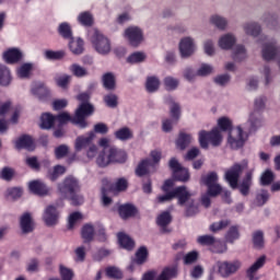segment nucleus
Segmentation results:
<instances>
[{
  "mask_svg": "<svg viewBox=\"0 0 280 280\" xmlns=\"http://www.w3.org/2000/svg\"><path fill=\"white\" fill-rule=\"evenodd\" d=\"M93 105L91 104H81L79 108L75 110L74 117H71L69 113L63 112L57 116H55V121H58L59 126H65L68 121L71 124H75L79 128H86V117L89 115H93Z\"/></svg>",
  "mask_w": 280,
  "mask_h": 280,
  "instance_id": "1",
  "label": "nucleus"
},
{
  "mask_svg": "<svg viewBox=\"0 0 280 280\" xmlns=\"http://www.w3.org/2000/svg\"><path fill=\"white\" fill-rule=\"evenodd\" d=\"M218 126L223 132H229L228 143H230L232 150H240L244 147V136L240 127L233 129V124L226 117L218 120Z\"/></svg>",
  "mask_w": 280,
  "mask_h": 280,
  "instance_id": "2",
  "label": "nucleus"
},
{
  "mask_svg": "<svg viewBox=\"0 0 280 280\" xmlns=\"http://www.w3.org/2000/svg\"><path fill=\"white\" fill-rule=\"evenodd\" d=\"M242 172H244V166L242 164H234L225 172L224 178L226 183H229L231 189L238 188L242 196H248V194L250 192V186H244V184H238Z\"/></svg>",
  "mask_w": 280,
  "mask_h": 280,
  "instance_id": "3",
  "label": "nucleus"
},
{
  "mask_svg": "<svg viewBox=\"0 0 280 280\" xmlns=\"http://www.w3.org/2000/svg\"><path fill=\"white\" fill-rule=\"evenodd\" d=\"M191 192L187 189V186H183L177 205L185 208L186 218H191L199 213L198 202L191 198Z\"/></svg>",
  "mask_w": 280,
  "mask_h": 280,
  "instance_id": "4",
  "label": "nucleus"
},
{
  "mask_svg": "<svg viewBox=\"0 0 280 280\" xmlns=\"http://www.w3.org/2000/svg\"><path fill=\"white\" fill-rule=\"evenodd\" d=\"M222 131L219 128H214L211 131H199V145L202 150H209V143L213 148H219V145H222Z\"/></svg>",
  "mask_w": 280,
  "mask_h": 280,
  "instance_id": "5",
  "label": "nucleus"
},
{
  "mask_svg": "<svg viewBox=\"0 0 280 280\" xmlns=\"http://www.w3.org/2000/svg\"><path fill=\"white\" fill-rule=\"evenodd\" d=\"M220 177L215 172H209L205 175H201L200 184L207 187V191L210 192L212 198H218L222 194V185L218 183Z\"/></svg>",
  "mask_w": 280,
  "mask_h": 280,
  "instance_id": "6",
  "label": "nucleus"
},
{
  "mask_svg": "<svg viewBox=\"0 0 280 280\" xmlns=\"http://www.w3.org/2000/svg\"><path fill=\"white\" fill-rule=\"evenodd\" d=\"M78 189H80V184L73 176H68L62 183L58 184V191L62 198H69V196L78 194Z\"/></svg>",
  "mask_w": 280,
  "mask_h": 280,
  "instance_id": "7",
  "label": "nucleus"
},
{
  "mask_svg": "<svg viewBox=\"0 0 280 280\" xmlns=\"http://www.w3.org/2000/svg\"><path fill=\"white\" fill-rule=\"evenodd\" d=\"M215 267L220 277H223V279H228V277H231V275H235V272H237V270L242 268V261H218Z\"/></svg>",
  "mask_w": 280,
  "mask_h": 280,
  "instance_id": "8",
  "label": "nucleus"
},
{
  "mask_svg": "<svg viewBox=\"0 0 280 280\" xmlns=\"http://www.w3.org/2000/svg\"><path fill=\"white\" fill-rule=\"evenodd\" d=\"M168 167L172 170L175 180H179L180 183H187L189 180V171L183 167L176 158L170 160Z\"/></svg>",
  "mask_w": 280,
  "mask_h": 280,
  "instance_id": "9",
  "label": "nucleus"
},
{
  "mask_svg": "<svg viewBox=\"0 0 280 280\" xmlns=\"http://www.w3.org/2000/svg\"><path fill=\"white\" fill-rule=\"evenodd\" d=\"M92 43L97 54H101L102 56H106L110 54L112 46H110V39H108V37L100 33H95L94 38L92 39Z\"/></svg>",
  "mask_w": 280,
  "mask_h": 280,
  "instance_id": "10",
  "label": "nucleus"
},
{
  "mask_svg": "<svg viewBox=\"0 0 280 280\" xmlns=\"http://www.w3.org/2000/svg\"><path fill=\"white\" fill-rule=\"evenodd\" d=\"M125 36L129 40L131 47H139L143 43V31L137 26H130L125 31Z\"/></svg>",
  "mask_w": 280,
  "mask_h": 280,
  "instance_id": "11",
  "label": "nucleus"
},
{
  "mask_svg": "<svg viewBox=\"0 0 280 280\" xmlns=\"http://www.w3.org/2000/svg\"><path fill=\"white\" fill-rule=\"evenodd\" d=\"M95 140V132L90 131L84 136H79L74 140V150L75 152H82V150H88V148L93 145V141Z\"/></svg>",
  "mask_w": 280,
  "mask_h": 280,
  "instance_id": "12",
  "label": "nucleus"
},
{
  "mask_svg": "<svg viewBox=\"0 0 280 280\" xmlns=\"http://www.w3.org/2000/svg\"><path fill=\"white\" fill-rule=\"evenodd\" d=\"M194 51H196V44L194 43V38H182L179 42V54L182 58H190V56H194Z\"/></svg>",
  "mask_w": 280,
  "mask_h": 280,
  "instance_id": "13",
  "label": "nucleus"
},
{
  "mask_svg": "<svg viewBox=\"0 0 280 280\" xmlns=\"http://www.w3.org/2000/svg\"><path fill=\"white\" fill-rule=\"evenodd\" d=\"M266 255L260 256L257 258V260L246 270V277L248 280H259V278H256L255 276L264 266H266Z\"/></svg>",
  "mask_w": 280,
  "mask_h": 280,
  "instance_id": "14",
  "label": "nucleus"
},
{
  "mask_svg": "<svg viewBox=\"0 0 280 280\" xmlns=\"http://www.w3.org/2000/svg\"><path fill=\"white\" fill-rule=\"evenodd\" d=\"M43 220L47 226L58 224V210L54 206H48L45 209Z\"/></svg>",
  "mask_w": 280,
  "mask_h": 280,
  "instance_id": "15",
  "label": "nucleus"
},
{
  "mask_svg": "<svg viewBox=\"0 0 280 280\" xmlns=\"http://www.w3.org/2000/svg\"><path fill=\"white\" fill-rule=\"evenodd\" d=\"M105 152L109 154V159L112 163H126V151L119 150L115 147L113 148H106Z\"/></svg>",
  "mask_w": 280,
  "mask_h": 280,
  "instance_id": "16",
  "label": "nucleus"
},
{
  "mask_svg": "<svg viewBox=\"0 0 280 280\" xmlns=\"http://www.w3.org/2000/svg\"><path fill=\"white\" fill-rule=\"evenodd\" d=\"M28 189L32 194L36 196H48L49 195V187L45 185L42 180H33L28 184Z\"/></svg>",
  "mask_w": 280,
  "mask_h": 280,
  "instance_id": "17",
  "label": "nucleus"
},
{
  "mask_svg": "<svg viewBox=\"0 0 280 280\" xmlns=\"http://www.w3.org/2000/svg\"><path fill=\"white\" fill-rule=\"evenodd\" d=\"M15 148L18 150H27L28 152H34L36 144H34V139L31 136H22L15 142Z\"/></svg>",
  "mask_w": 280,
  "mask_h": 280,
  "instance_id": "18",
  "label": "nucleus"
},
{
  "mask_svg": "<svg viewBox=\"0 0 280 280\" xmlns=\"http://www.w3.org/2000/svg\"><path fill=\"white\" fill-rule=\"evenodd\" d=\"M20 228L22 233H24L25 235L34 231V220L32 219V214H30V212H25L20 218Z\"/></svg>",
  "mask_w": 280,
  "mask_h": 280,
  "instance_id": "19",
  "label": "nucleus"
},
{
  "mask_svg": "<svg viewBox=\"0 0 280 280\" xmlns=\"http://www.w3.org/2000/svg\"><path fill=\"white\" fill-rule=\"evenodd\" d=\"M209 23L213 25V27H217V30H220V32H226L229 28V19L220 15V14H213L209 19Z\"/></svg>",
  "mask_w": 280,
  "mask_h": 280,
  "instance_id": "20",
  "label": "nucleus"
},
{
  "mask_svg": "<svg viewBox=\"0 0 280 280\" xmlns=\"http://www.w3.org/2000/svg\"><path fill=\"white\" fill-rule=\"evenodd\" d=\"M118 213L122 220H128V218H135L139 213V210L132 203H125L119 206Z\"/></svg>",
  "mask_w": 280,
  "mask_h": 280,
  "instance_id": "21",
  "label": "nucleus"
},
{
  "mask_svg": "<svg viewBox=\"0 0 280 280\" xmlns=\"http://www.w3.org/2000/svg\"><path fill=\"white\" fill-rule=\"evenodd\" d=\"M23 58V52L18 48H10L3 52V59L8 65H16Z\"/></svg>",
  "mask_w": 280,
  "mask_h": 280,
  "instance_id": "22",
  "label": "nucleus"
},
{
  "mask_svg": "<svg viewBox=\"0 0 280 280\" xmlns=\"http://www.w3.org/2000/svg\"><path fill=\"white\" fill-rule=\"evenodd\" d=\"M32 93L40 101H45L47 100V97H49V89L47 88V85H45L44 82L35 83L32 89Z\"/></svg>",
  "mask_w": 280,
  "mask_h": 280,
  "instance_id": "23",
  "label": "nucleus"
},
{
  "mask_svg": "<svg viewBox=\"0 0 280 280\" xmlns=\"http://www.w3.org/2000/svg\"><path fill=\"white\" fill-rule=\"evenodd\" d=\"M235 43H237V38L233 33L224 34L219 38V47L221 49H226V50L232 49Z\"/></svg>",
  "mask_w": 280,
  "mask_h": 280,
  "instance_id": "24",
  "label": "nucleus"
},
{
  "mask_svg": "<svg viewBox=\"0 0 280 280\" xmlns=\"http://www.w3.org/2000/svg\"><path fill=\"white\" fill-rule=\"evenodd\" d=\"M243 30L247 36H253L257 38L261 34V24L258 22H247L243 24Z\"/></svg>",
  "mask_w": 280,
  "mask_h": 280,
  "instance_id": "25",
  "label": "nucleus"
},
{
  "mask_svg": "<svg viewBox=\"0 0 280 280\" xmlns=\"http://www.w3.org/2000/svg\"><path fill=\"white\" fill-rule=\"evenodd\" d=\"M171 223H172V214H170V212H162L156 219V224L158 226H161V231L163 233L172 232V230L167 228V225Z\"/></svg>",
  "mask_w": 280,
  "mask_h": 280,
  "instance_id": "26",
  "label": "nucleus"
},
{
  "mask_svg": "<svg viewBox=\"0 0 280 280\" xmlns=\"http://www.w3.org/2000/svg\"><path fill=\"white\" fill-rule=\"evenodd\" d=\"M81 237L84 244H91L93 238L95 237V228L91 223H86L82 226Z\"/></svg>",
  "mask_w": 280,
  "mask_h": 280,
  "instance_id": "27",
  "label": "nucleus"
},
{
  "mask_svg": "<svg viewBox=\"0 0 280 280\" xmlns=\"http://www.w3.org/2000/svg\"><path fill=\"white\" fill-rule=\"evenodd\" d=\"M252 244L256 250H264L266 241L264 240V232L258 230L252 234Z\"/></svg>",
  "mask_w": 280,
  "mask_h": 280,
  "instance_id": "28",
  "label": "nucleus"
},
{
  "mask_svg": "<svg viewBox=\"0 0 280 280\" xmlns=\"http://www.w3.org/2000/svg\"><path fill=\"white\" fill-rule=\"evenodd\" d=\"M103 187H102V202L104 207H108L113 203V199L109 197L110 194H115L110 188H108V179L104 178L102 180Z\"/></svg>",
  "mask_w": 280,
  "mask_h": 280,
  "instance_id": "29",
  "label": "nucleus"
},
{
  "mask_svg": "<svg viewBox=\"0 0 280 280\" xmlns=\"http://www.w3.org/2000/svg\"><path fill=\"white\" fill-rule=\"evenodd\" d=\"M114 137L118 139V141H130V139L135 138V133L129 127H122L114 132Z\"/></svg>",
  "mask_w": 280,
  "mask_h": 280,
  "instance_id": "30",
  "label": "nucleus"
},
{
  "mask_svg": "<svg viewBox=\"0 0 280 280\" xmlns=\"http://www.w3.org/2000/svg\"><path fill=\"white\" fill-rule=\"evenodd\" d=\"M69 48L74 56H80V54H84V40L82 38L74 39L70 38Z\"/></svg>",
  "mask_w": 280,
  "mask_h": 280,
  "instance_id": "31",
  "label": "nucleus"
},
{
  "mask_svg": "<svg viewBox=\"0 0 280 280\" xmlns=\"http://www.w3.org/2000/svg\"><path fill=\"white\" fill-rule=\"evenodd\" d=\"M67 167L63 165H55L52 168H49L47 172V178L51 180L52 183L56 182L57 178H60L63 174H66Z\"/></svg>",
  "mask_w": 280,
  "mask_h": 280,
  "instance_id": "32",
  "label": "nucleus"
},
{
  "mask_svg": "<svg viewBox=\"0 0 280 280\" xmlns=\"http://www.w3.org/2000/svg\"><path fill=\"white\" fill-rule=\"evenodd\" d=\"M262 21L269 30H277L279 27V15L275 13H265Z\"/></svg>",
  "mask_w": 280,
  "mask_h": 280,
  "instance_id": "33",
  "label": "nucleus"
},
{
  "mask_svg": "<svg viewBox=\"0 0 280 280\" xmlns=\"http://www.w3.org/2000/svg\"><path fill=\"white\" fill-rule=\"evenodd\" d=\"M102 82H103V86H104V89H106V91H115V89H117V83L115 81V74H113L112 72H107V73L103 74Z\"/></svg>",
  "mask_w": 280,
  "mask_h": 280,
  "instance_id": "34",
  "label": "nucleus"
},
{
  "mask_svg": "<svg viewBox=\"0 0 280 280\" xmlns=\"http://www.w3.org/2000/svg\"><path fill=\"white\" fill-rule=\"evenodd\" d=\"M183 191V186H178L174 188L172 191L167 192L166 195L159 196L158 202H167L170 200H173V198H177V200L180 198V194Z\"/></svg>",
  "mask_w": 280,
  "mask_h": 280,
  "instance_id": "35",
  "label": "nucleus"
},
{
  "mask_svg": "<svg viewBox=\"0 0 280 280\" xmlns=\"http://www.w3.org/2000/svg\"><path fill=\"white\" fill-rule=\"evenodd\" d=\"M58 34L66 40L73 38V30L71 28V24L67 22L59 24Z\"/></svg>",
  "mask_w": 280,
  "mask_h": 280,
  "instance_id": "36",
  "label": "nucleus"
},
{
  "mask_svg": "<svg viewBox=\"0 0 280 280\" xmlns=\"http://www.w3.org/2000/svg\"><path fill=\"white\" fill-rule=\"evenodd\" d=\"M150 167H154V162H152V160H143L136 168L137 176L150 174Z\"/></svg>",
  "mask_w": 280,
  "mask_h": 280,
  "instance_id": "37",
  "label": "nucleus"
},
{
  "mask_svg": "<svg viewBox=\"0 0 280 280\" xmlns=\"http://www.w3.org/2000/svg\"><path fill=\"white\" fill-rule=\"evenodd\" d=\"M118 244L126 250H132L135 248V241L125 233H118Z\"/></svg>",
  "mask_w": 280,
  "mask_h": 280,
  "instance_id": "38",
  "label": "nucleus"
},
{
  "mask_svg": "<svg viewBox=\"0 0 280 280\" xmlns=\"http://www.w3.org/2000/svg\"><path fill=\"white\" fill-rule=\"evenodd\" d=\"M191 144V135L179 132L178 139L176 140V145L179 150H186Z\"/></svg>",
  "mask_w": 280,
  "mask_h": 280,
  "instance_id": "39",
  "label": "nucleus"
},
{
  "mask_svg": "<svg viewBox=\"0 0 280 280\" xmlns=\"http://www.w3.org/2000/svg\"><path fill=\"white\" fill-rule=\"evenodd\" d=\"M40 128L43 130H50V128L54 127V122L56 121V116L49 113L43 114L40 117Z\"/></svg>",
  "mask_w": 280,
  "mask_h": 280,
  "instance_id": "40",
  "label": "nucleus"
},
{
  "mask_svg": "<svg viewBox=\"0 0 280 280\" xmlns=\"http://www.w3.org/2000/svg\"><path fill=\"white\" fill-rule=\"evenodd\" d=\"M240 237V225H232L226 234H225V242L228 244H235V241Z\"/></svg>",
  "mask_w": 280,
  "mask_h": 280,
  "instance_id": "41",
  "label": "nucleus"
},
{
  "mask_svg": "<svg viewBox=\"0 0 280 280\" xmlns=\"http://www.w3.org/2000/svg\"><path fill=\"white\" fill-rule=\"evenodd\" d=\"M16 176V170L11 166H4L0 170V178L1 180H5L7 183L12 182V179Z\"/></svg>",
  "mask_w": 280,
  "mask_h": 280,
  "instance_id": "42",
  "label": "nucleus"
},
{
  "mask_svg": "<svg viewBox=\"0 0 280 280\" xmlns=\"http://www.w3.org/2000/svg\"><path fill=\"white\" fill-rule=\"evenodd\" d=\"M109 191H126L128 189V180L126 178H119L115 184L108 182Z\"/></svg>",
  "mask_w": 280,
  "mask_h": 280,
  "instance_id": "43",
  "label": "nucleus"
},
{
  "mask_svg": "<svg viewBox=\"0 0 280 280\" xmlns=\"http://www.w3.org/2000/svg\"><path fill=\"white\" fill-rule=\"evenodd\" d=\"M10 82H12L10 70L5 66L0 65V84L2 86H9Z\"/></svg>",
  "mask_w": 280,
  "mask_h": 280,
  "instance_id": "44",
  "label": "nucleus"
},
{
  "mask_svg": "<svg viewBox=\"0 0 280 280\" xmlns=\"http://www.w3.org/2000/svg\"><path fill=\"white\" fill-rule=\"evenodd\" d=\"M232 58L236 62H242V60H246V48L243 45L235 46V48L233 49Z\"/></svg>",
  "mask_w": 280,
  "mask_h": 280,
  "instance_id": "45",
  "label": "nucleus"
},
{
  "mask_svg": "<svg viewBox=\"0 0 280 280\" xmlns=\"http://www.w3.org/2000/svg\"><path fill=\"white\" fill-rule=\"evenodd\" d=\"M69 69L75 78H84L89 75V70L78 63L71 65Z\"/></svg>",
  "mask_w": 280,
  "mask_h": 280,
  "instance_id": "46",
  "label": "nucleus"
},
{
  "mask_svg": "<svg viewBox=\"0 0 280 280\" xmlns=\"http://www.w3.org/2000/svg\"><path fill=\"white\" fill-rule=\"evenodd\" d=\"M135 261L138 264V266H141L148 261V247L141 246L137 252H136V259Z\"/></svg>",
  "mask_w": 280,
  "mask_h": 280,
  "instance_id": "47",
  "label": "nucleus"
},
{
  "mask_svg": "<svg viewBox=\"0 0 280 280\" xmlns=\"http://www.w3.org/2000/svg\"><path fill=\"white\" fill-rule=\"evenodd\" d=\"M110 154L106 152V149H103L96 159V164L98 167H107V165H110Z\"/></svg>",
  "mask_w": 280,
  "mask_h": 280,
  "instance_id": "48",
  "label": "nucleus"
},
{
  "mask_svg": "<svg viewBox=\"0 0 280 280\" xmlns=\"http://www.w3.org/2000/svg\"><path fill=\"white\" fill-rule=\"evenodd\" d=\"M148 56L144 52L136 51L127 58V62L130 65H139V62H145Z\"/></svg>",
  "mask_w": 280,
  "mask_h": 280,
  "instance_id": "49",
  "label": "nucleus"
},
{
  "mask_svg": "<svg viewBox=\"0 0 280 280\" xmlns=\"http://www.w3.org/2000/svg\"><path fill=\"white\" fill-rule=\"evenodd\" d=\"M55 82L59 89H68L71 82V75L69 74H59L55 77Z\"/></svg>",
  "mask_w": 280,
  "mask_h": 280,
  "instance_id": "50",
  "label": "nucleus"
},
{
  "mask_svg": "<svg viewBox=\"0 0 280 280\" xmlns=\"http://www.w3.org/2000/svg\"><path fill=\"white\" fill-rule=\"evenodd\" d=\"M160 85H161V82L159 81V78L149 77L147 79V91L149 93H154V92L159 91Z\"/></svg>",
  "mask_w": 280,
  "mask_h": 280,
  "instance_id": "51",
  "label": "nucleus"
},
{
  "mask_svg": "<svg viewBox=\"0 0 280 280\" xmlns=\"http://www.w3.org/2000/svg\"><path fill=\"white\" fill-rule=\"evenodd\" d=\"M177 271L176 268L172 267H167L164 268L163 271L161 272V275L156 278V280H170V279H174V277H176Z\"/></svg>",
  "mask_w": 280,
  "mask_h": 280,
  "instance_id": "52",
  "label": "nucleus"
},
{
  "mask_svg": "<svg viewBox=\"0 0 280 280\" xmlns=\"http://www.w3.org/2000/svg\"><path fill=\"white\" fill-rule=\"evenodd\" d=\"M32 69H34V65L32 63H24L18 69V77L25 79L30 78L32 73Z\"/></svg>",
  "mask_w": 280,
  "mask_h": 280,
  "instance_id": "53",
  "label": "nucleus"
},
{
  "mask_svg": "<svg viewBox=\"0 0 280 280\" xmlns=\"http://www.w3.org/2000/svg\"><path fill=\"white\" fill-rule=\"evenodd\" d=\"M23 196V188L21 187H11L7 189V198L9 200H19Z\"/></svg>",
  "mask_w": 280,
  "mask_h": 280,
  "instance_id": "54",
  "label": "nucleus"
},
{
  "mask_svg": "<svg viewBox=\"0 0 280 280\" xmlns=\"http://www.w3.org/2000/svg\"><path fill=\"white\" fill-rule=\"evenodd\" d=\"M79 23L85 27H91L93 25V15L90 12H83L78 18Z\"/></svg>",
  "mask_w": 280,
  "mask_h": 280,
  "instance_id": "55",
  "label": "nucleus"
},
{
  "mask_svg": "<svg viewBox=\"0 0 280 280\" xmlns=\"http://www.w3.org/2000/svg\"><path fill=\"white\" fill-rule=\"evenodd\" d=\"M103 100H104L106 106H108V108H117V106L119 104L118 103L119 97L113 93L105 95Z\"/></svg>",
  "mask_w": 280,
  "mask_h": 280,
  "instance_id": "56",
  "label": "nucleus"
},
{
  "mask_svg": "<svg viewBox=\"0 0 280 280\" xmlns=\"http://www.w3.org/2000/svg\"><path fill=\"white\" fill-rule=\"evenodd\" d=\"M231 224L230 220H221L219 222H214L210 225V231L212 233H218L219 231H223V229H226Z\"/></svg>",
  "mask_w": 280,
  "mask_h": 280,
  "instance_id": "57",
  "label": "nucleus"
},
{
  "mask_svg": "<svg viewBox=\"0 0 280 280\" xmlns=\"http://www.w3.org/2000/svg\"><path fill=\"white\" fill-rule=\"evenodd\" d=\"M179 81L173 77H166L164 79V86L166 91H176L178 89Z\"/></svg>",
  "mask_w": 280,
  "mask_h": 280,
  "instance_id": "58",
  "label": "nucleus"
},
{
  "mask_svg": "<svg viewBox=\"0 0 280 280\" xmlns=\"http://www.w3.org/2000/svg\"><path fill=\"white\" fill-rule=\"evenodd\" d=\"M275 182V173L272 171L267 170L262 173L260 177V184L266 186V185H271Z\"/></svg>",
  "mask_w": 280,
  "mask_h": 280,
  "instance_id": "59",
  "label": "nucleus"
},
{
  "mask_svg": "<svg viewBox=\"0 0 280 280\" xmlns=\"http://www.w3.org/2000/svg\"><path fill=\"white\" fill-rule=\"evenodd\" d=\"M198 244L201 246H213L215 244L217 240L213 235H201L197 238Z\"/></svg>",
  "mask_w": 280,
  "mask_h": 280,
  "instance_id": "60",
  "label": "nucleus"
},
{
  "mask_svg": "<svg viewBox=\"0 0 280 280\" xmlns=\"http://www.w3.org/2000/svg\"><path fill=\"white\" fill-rule=\"evenodd\" d=\"M82 218L83 217L81 212H72L68 219V229H73L75 224L82 220Z\"/></svg>",
  "mask_w": 280,
  "mask_h": 280,
  "instance_id": "61",
  "label": "nucleus"
},
{
  "mask_svg": "<svg viewBox=\"0 0 280 280\" xmlns=\"http://www.w3.org/2000/svg\"><path fill=\"white\" fill-rule=\"evenodd\" d=\"M59 272L62 280H73V277H74L73 271L65 267L63 265L59 266Z\"/></svg>",
  "mask_w": 280,
  "mask_h": 280,
  "instance_id": "62",
  "label": "nucleus"
},
{
  "mask_svg": "<svg viewBox=\"0 0 280 280\" xmlns=\"http://www.w3.org/2000/svg\"><path fill=\"white\" fill-rule=\"evenodd\" d=\"M171 117L175 122H178V119H180V105L178 103H171Z\"/></svg>",
  "mask_w": 280,
  "mask_h": 280,
  "instance_id": "63",
  "label": "nucleus"
},
{
  "mask_svg": "<svg viewBox=\"0 0 280 280\" xmlns=\"http://www.w3.org/2000/svg\"><path fill=\"white\" fill-rule=\"evenodd\" d=\"M270 199V194L267 190H261L256 196V202L258 207H264V205L267 202V200Z\"/></svg>",
  "mask_w": 280,
  "mask_h": 280,
  "instance_id": "64",
  "label": "nucleus"
}]
</instances>
